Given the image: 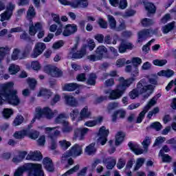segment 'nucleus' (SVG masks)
<instances>
[{"label": "nucleus", "mask_w": 176, "mask_h": 176, "mask_svg": "<svg viewBox=\"0 0 176 176\" xmlns=\"http://www.w3.org/2000/svg\"><path fill=\"white\" fill-rule=\"evenodd\" d=\"M91 116V112L89 111L87 106L84 107L80 112V117L78 120H83V119H90Z\"/></svg>", "instance_id": "412c9836"}, {"label": "nucleus", "mask_w": 176, "mask_h": 176, "mask_svg": "<svg viewBox=\"0 0 176 176\" xmlns=\"http://www.w3.org/2000/svg\"><path fill=\"white\" fill-rule=\"evenodd\" d=\"M108 135H109V129H107L105 126H101L98 133V137H99L98 138V142H99L100 145H105L108 141Z\"/></svg>", "instance_id": "0eeeda50"}, {"label": "nucleus", "mask_w": 176, "mask_h": 176, "mask_svg": "<svg viewBox=\"0 0 176 176\" xmlns=\"http://www.w3.org/2000/svg\"><path fill=\"white\" fill-rule=\"evenodd\" d=\"M43 164L49 173H53L54 171V164H53V160L48 157H45L43 160Z\"/></svg>", "instance_id": "dca6fc26"}, {"label": "nucleus", "mask_w": 176, "mask_h": 176, "mask_svg": "<svg viewBox=\"0 0 176 176\" xmlns=\"http://www.w3.org/2000/svg\"><path fill=\"white\" fill-rule=\"evenodd\" d=\"M82 46H86V50H87V47L90 52L94 50V47H96V43L94 42V40L90 39L87 44H84Z\"/></svg>", "instance_id": "ea45409f"}, {"label": "nucleus", "mask_w": 176, "mask_h": 176, "mask_svg": "<svg viewBox=\"0 0 176 176\" xmlns=\"http://www.w3.org/2000/svg\"><path fill=\"white\" fill-rule=\"evenodd\" d=\"M153 64L157 67H163L167 64V60L166 59H155L153 61Z\"/></svg>", "instance_id": "37998d69"}, {"label": "nucleus", "mask_w": 176, "mask_h": 176, "mask_svg": "<svg viewBox=\"0 0 176 176\" xmlns=\"http://www.w3.org/2000/svg\"><path fill=\"white\" fill-rule=\"evenodd\" d=\"M174 27H175V22L173 21L162 27V32L163 34H168L170 31L174 30Z\"/></svg>", "instance_id": "c756f323"}, {"label": "nucleus", "mask_w": 176, "mask_h": 176, "mask_svg": "<svg viewBox=\"0 0 176 176\" xmlns=\"http://www.w3.org/2000/svg\"><path fill=\"white\" fill-rule=\"evenodd\" d=\"M69 54L72 55L73 60L83 58V56L86 54V45H82L80 50H78V43H76L71 49Z\"/></svg>", "instance_id": "423d86ee"}, {"label": "nucleus", "mask_w": 176, "mask_h": 176, "mask_svg": "<svg viewBox=\"0 0 176 176\" xmlns=\"http://www.w3.org/2000/svg\"><path fill=\"white\" fill-rule=\"evenodd\" d=\"M65 119H67V115L62 113L55 118V122H56L58 124H67V122L65 121Z\"/></svg>", "instance_id": "cd10ccee"}, {"label": "nucleus", "mask_w": 176, "mask_h": 176, "mask_svg": "<svg viewBox=\"0 0 176 176\" xmlns=\"http://www.w3.org/2000/svg\"><path fill=\"white\" fill-rule=\"evenodd\" d=\"M22 123H24V117L20 114H18L13 121V124L14 126H17L22 124Z\"/></svg>", "instance_id": "e433bc0d"}, {"label": "nucleus", "mask_w": 176, "mask_h": 176, "mask_svg": "<svg viewBox=\"0 0 176 176\" xmlns=\"http://www.w3.org/2000/svg\"><path fill=\"white\" fill-rule=\"evenodd\" d=\"M82 153H83L82 147L79 146V144H76L72 146L69 151L62 155L61 162H65L68 157H78V156H80Z\"/></svg>", "instance_id": "20e7f679"}, {"label": "nucleus", "mask_w": 176, "mask_h": 176, "mask_svg": "<svg viewBox=\"0 0 176 176\" xmlns=\"http://www.w3.org/2000/svg\"><path fill=\"white\" fill-rule=\"evenodd\" d=\"M13 113H14L13 109L9 108H5L2 111V115L4 119H9Z\"/></svg>", "instance_id": "72a5a7b5"}, {"label": "nucleus", "mask_w": 176, "mask_h": 176, "mask_svg": "<svg viewBox=\"0 0 176 176\" xmlns=\"http://www.w3.org/2000/svg\"><path fill=\"white\" fill-rule=\"evenodd\" d=\"M174 71L171 69L161 70L157 73L158 76H165L166 78H171L174 75Z\"/></svg>", "instance_id": "2f4dec72"}, {"label": "nucleus", "mask_w": 176, "mask_h": 176, "mask_svg": "<svg viewBox=\"0 0 176 176\" xmlns=\"http://www.w3.org/2000/svg\"><path fill=\"white\" fill-rule=\"evenodd\" d=\"M125 65H126V58H119L116 61V66L118 67V68L124 67Z\"/></svg>", "instance_id": "052dcab7"}, {"label": "nucleus", "mask_w": 176, "mask_h": 176, "mask_svg": "<svg viewBox=\"0 0 176 176\" xmlns=\"http://www.w3.org/2000/svg\"><path fill=\"white\" fill-rule=\"evenodd\" d=\"M98 24L100 28H103L104 30H107V28H108V23L102 18H100L98 19Z\"/></svg>", "instance_id": "09e8293b"}, {"label": "nucleus", "mask_w": 176, "mask_h": 176, "mask_svg": "<svg viewBox=\"0 0 176 176\" xmlns=\"http://www.w3.org/2000/svg\"><path fill=\"white\" fill-rule=\"evenodd\" d=\"M19 54H20V50H19L18 48H15L12 54L11 59L13 61L19 60Z\"/></svg>", "instance_id": "3c124183"}, {"label": "nucleus", "mask_w": 176, "mask_h": 176, "mask_svg": "<svg viewBox=\"0 0 176 176\" xmlns=\"http://www.w3.org/2000/svg\"><path fill=\"white\" fill-rule=\"evenodd\" d=\"M5 101L10 105L17 106L20 104L17 91L13 89V82L4 84L0 89V105H3Z\"/></svg>", "instance_id": "f257e3e1"}, {"label": "nucleus", "mask_w": 176, "mask_h": 176, "mask_svg": "<svg viewBox=\"0 0 176 176\" xmlns=\"http://www.w3.org/2000/svg\"><path fill=\"white\" fill-rule=\"evenodd\" d=\"M20 39H23V41H28V42H32V39L31 38V36L25 32V31H23V33H22L20 35Z\"/></svg>", "instance_id": "6e6d98bb"}, {"label": "nucleus", "mask_w": 176, "mask_h": 176, "mask_svg": "<svg viewBox=\"0 0 176 176\" xmlns=\"http://www.w3.org/2000/svg\"><path fill=\"white\" fill-rule=\"evenodd\" d=\"M15 8H16V6L14 4H12V3H9L8 6L6 7V12L13 15V10H14Z\"/></svg>", "instance_id": "0e129e2a"}, {"label": "nucleus", "mask_w": 176, "mask_h": 176, "mask_svg": "<svg viewBox=\"0 0 176 176\" xmlns=\"http://www.w3.org/2000/svg\"><path fill=\"white\" fill-rule=\"evenodd\" d=\"M102 120H104V118L102 116H99L94 120L85 122V126H87V127H94V126H97V124H101Z\"/></svg>", "instance_id": "aec40b11"}, {"label": "nucleus", "mask_w": 176, "mask_h": 176, "mask_svg": "<svg viewBox=\"0 0 176 176\" xmlns=\"http://www.w3.org/2000/svg\"><path fill=\"white\" fill-rule=\"evenodd\" d=\"M95 146H96V143L95 142L91 143L89 145H88L86 147L85 152L88 155H93V153H94L95 152L97 151Z\"/></svg>", "instance_id": "473e14b6"}, {"label": "nucleus", "mask_w": 176, "mask_h": 176, "mask_svg": "<svg viewBox=\"0 0 176 176\" xmlns=\"http://www.w3.org/2000/svg\"><path fill=\"white\" fill-rule=\"evenodd\" d=\"M128 146L136 155H142V153H144V149L141 148L140 144L137 142H129Z\"/></svg>", "instance_id": "2eb2a0df"}, {"label": "nucleus", "mask_w": 176, "mask_h": 176, "mask_svg": "<svg viewBox=\"0 0 176 176\" xmlns=\"http://www.w3.org/2000/svg\"><path fill=\"white\" fill-rule=\"evenodd\" d=\"M94 39H96L98 43H104V34H96L94 36Z\"/></svg>", "instance_id": "680f3d73"}, {"label": "nucleus", "mask_w": 176, "mask_h": 176, "mask_svg": "<svg viewBox=\"0 0 176 176\" xmlns=\"http://www.w3.org/2000/svg\"><path fill=\"white\" fill-rule=\"evenodd\" d=\"M118 115L120 119H124V118H126V111L123 109L115 111L111 116V120L113 122V123H116Z\"/></svg>", "instance_id": "a211bd4d"}, {"label": "nucleus", "mask_w": 176, "mask_h": 176, "mask_svg": "<svg viewBox=\"0 0 176 176\" xmlns=\"http://www.w3.org/2000/svg\"><path fill=\"white\" fill-rule=\"evenodd\" d=\"M79 168H80V166L79 164H76L73 168H70L67 171H66L64 174L62 175V176H68L74 174V173H77V171H79Z\"/></svg>", "instance_id": "f704fd0d"}, {"label": "nucleus", "mask_w": 176, "mask_h": 176, "mask_svg": "<svg viewBox=\"0 0 176 176\" xmlns=\"http://www.w3.org/2000/svg\"><path fill=\"white\" fill-rule=\"evenodd\" d=\"M45 131L48 133V137L50 140H57V137L60 135V131L56 129V127H46Z\"/></svg>", "instance_id": "f3484780"}, {"label": "nucleus", "mask_w": 176, "mask_h": 176, "mask_svg": "<svg viewBox=\"0 0 176 176\" xmlns=\"http://www.w3.org/2000/svg\"><path fill=\"white\" fill-rule=\"evenodd\" d=\"M31 67L34 71H39L41 69V64L38 61L32 62Z\"/></svg>", "instance_id": "69168bd1"}, {"label": "nucleus", "mask_w": 176, "mask_h": 176, "mask_svg": "<svg viewBox=\"0 0 176 176\" xmlns=\"http://www.w3.org/2000/svg\"><path fill=\"white\" fill-rule=\"evenodd\" d=\"M162 124L159 122H155L151 124L149 126L146 127V130H149V129H153L156 130V131H160L162 130Z\"/></svg>", "instance_id": "c9c22d12"}, {"label": "nucleus", "mask_w": 176, "mask_h": 176, "mask_svg": "<svg viewBox=\"0 0 176 176\" xmlns=\"http://www.w3.org/2000/svg\"><path fill=\"white\" fill-rule=\"evenodd\" d=\"M78 8H82V9H85L89 6V1L87 0H78Z\"/></svg>", "instance_id": "bf43d9fd"}, {"label": "nucleus", "mask_w": 176, "mask_h": 176, "mask_svg": "<svg viewBox=\"0 0 176 176\" xmlns=\"http://www.w3.org/2000/svg\"><path fill=\"white\" fill-rule=\"evenodd\" d=\"M63 89L64 91H75V90L79 89V85L76 82L66 83Z\"/></svg>", "instance_id": "5701e85b"}, {"label": "nucleus", "mask_w": 176, "mask_h": 176, "mask_svg": "<svg viewBox=\"0 0 176 176\" xmlns=\"http://www.w3.org/2000/svg\"><path fill=\"white\" fill-rule=\"evenodd\" d=\"M127 6H128L127 0H120L118 1V6L122 10H124V9H126V8H127Z\"/></svg>", "instance_id": "864d4df0"}, {"label": "nucleus", "mask_w": 176, "mask_h": 176, "mask_svg": "<svg viewBox=\"0 0 176 176\" xmlns=\"http://www.w3.org/2000/svg\"><path fill=\"white\" fill-rule=\"evenodd\" d=\"M145 162V160L144 158H138L136 161V164L134 167V170L137 171L138 170H140L141 167H142V164H144Z\"/></svg>", "instance_id": "a18cd8bd"}, {"label": "nucleus", "mask_w": 176, "mask_h": 176, "mask_svg": "<svg viewBox=\"0 0 176 176\" xmlns=\"http://www.w3.org/2000/svg\"><path fill=\"white\" fill-rule=\"evenodd\" d=\"M121 42L118 46V52L121 54H123V53H126L127 50H133V44L131 43L127 42L125 39H120Z\"/></svg>", "instance_id": "9b49d317"}, {"label": "nucleus", "mask_w": 176, "mask_h": 176, "mask_svg": "<svg viewBox=\"0 0 176 176\" xmlns=\"http://www.w3.org/2000/svg\"><path fill=\"white\" fill-rule=\"evenodd\" d=\"M37 96L38 97H43L49 100L53 96V92L50 89L43 88L40 89Z\"/></svg>", "instance_id": "4be33fe9"}, {"label": "nucleus", "mask_w": 176, "mask_h": 176, "mask_svg": "<svg viewBox=\"0 0 176 176\" xmlns=\"http://www.w3.org/2000/svg\"><path fill=\"white\" fill-rule=\"evenodd\" d=\"M35 119L40 120L42 118H46L47 119H52L54 116V113L52 111L49 107H45L44 108L36 107L35 109Z\"/></svg>", "instance_id": "39448f33"}, {"label": "nucleus", "mask_w": 176, "mask_h": 176, "mask_svg": "<svg viewBox=\"0 0 176 176\" xmlns=\"http://www.w3.org/2000/svg\"><path fill=\"white\" fill-rule=\"evenodd\" d=\"M120 79L122 80V82L117 85L116 89H112L111 91L106 90L104 91L105 94H109V100H119V98L124 94L126 90H127V87H130L134 82V80H135V78L134 77H131L126 80H124V78L121 77Z\"/></svg>", "instance_id": "f03ea898"}, {"label": "nucleus", "mask_w": 176, "mask_h": 176, "mask_svg": "<svg viewBox=\"0 0 176 176\" xmlns=\"http://www.w3.org/2000/svg\"><path fill=\"white\" fill-rule=\"evenodd\" d=\"M36 14V12H35V8H34V6H30L27 12V16L29 19H32V17H35Z\"/></svg>", "instance_id": "49530a36"}, {"label": "nucleus", "mask_w": 176, "mask_h": 176, "mask_svg": "<svg viewBox=\"0 0 176 176\" xmlns=\"http://www.w3.org/2000/svg\"><path fill=\"white\" fill-rule=\"evenodd\" d=\"M136 89L138 91L140 94H144V93H146L148 90H150V91H151V93H152L153 90H155V86L152 85H147L146 81L142 79L137 84Z\"/></svg>", "instance_id": "6e6552de"}, {"label": "nucleus", "mask_w": 176, "mask_h": 176, "mask_svg": "<svg viewBox=\"0 0 176 176\" xmlns=\"http://www.w3.org/2000/svg\"><path fill=\"white\" fill-rule=\"evenodd\" d=\"M78 115H79V110H78V109L73 110L70 113V118H72V122H74V120H76V118H78Z\"/></svg>", "instance_id": "13d9d810"}, {"label": "nucleus", "mask_w": 176, "mask_h": 176, "mask_svg": "<svg viewBox=\"0 0 176 176\" xmlns=\"http://www.w3.org/2000/svg\"><path fill=\"white\" fill-rule=\"evenodd\" d=\"M141 24L142 27H151V25H153V21L151 19L144 18L141 20Z\"/></svg>", "instance_id": "58836bf2"}, {"label": "nucleus", "mask_w": 176, "mask_h": 176, "mask_svg": "<svg viewBox=\"0 0 176 176\" xmlns=\"http://www.w3.org/2000/svg\"><path fill=\"white\" fill-rule=\"evenodd\" d=\"M109 160H111V158L108 157L104 159L102 162L104 164L106 165V168H107V170H112V168H113V167L116 166V160L113 158L111 161Z\"/></svg>", "instance_id": "393cba45"}, {"label": "nucleus", "mask_w": 176, "mask_h": 176, "mask_svg": "<svg viewBox=\"0 0 176 176\" xmlns=\"http://www.w3.org/2000/svg\"><path fill=\"white\" fill-rule=\"evenodd\" d=\"M8 72L10 75H16L20 72V66L14 64H11L8 67Z\"/></svg>", "instance_id": "7c9ffc66"}, {"label": "nucleus", "mask_w": 176, "mask_h": 176, "mask_svg": "<svg viewBox=\"0 0 176 176\" xmlns=\"http://www.w3.org/2000/svg\"><path fill=\"white\" fill-rule=\"evenodd\" d=\"M42 29V24L39 22H37L34 24H32L29 26V34L30 36H35L36 32H38V30Z\"/></svg>", "instance_id": "6ab92c4d"}, {"label": "nucleus", "mask_w": 176, "mask_h": 176, "mask_svg": "<svg viewBox=\"0 0 176 176\" xmlns=\"http://www.w3.org/2000/svg\"><path fill=\"white\" fill-rule=\"evenodd\" d=\"M28 135H29V137L32 138V140H36V138L39 137V132H38L37 131H35L34 132H29L28 131Z\"/></svg>", "instance_id": "338daca9"}, {"label": "nucleus", "mask_w": 176, "mask_h": 176, "mask_svg": "<svg viewBox=\"0 0 176 176\" xmlns=\"http://www.w3.org/2000/svg\"><path fill=\"white\" fill-rule=\"evenodd\" d=\"M33 173L34 176H45V172L40 164H26L19 166L14 172V176H21L24 173Z\"/></svg>", "instance_id": "7ed1b4c3"}, {"label": "nucleus", "mask_w": 176, "mask_h": 176, "mask_svg": "<svg viewBox=\"0 0 176 176\" xmlns=\"http://www.w3.org/2000/svg\"><path fill=\"white\" fill-rule=\"evenodd\" d=\"M140 3L144 5L145 10L149 14L156 13V6L153 3L148 2V0H140Z\"/></svg>", "instance_id": "4468645a"}, {"label": "nucleus", "mask_w": 176, "mask_h": 176, "mask_svg": "<svg viewBox=\"0 0 176 176\" xmlns=\"http://www.w3.org/2000/svg\"><path fill=\"white\" fill-rule=\"evenodd\" d=\"M12 16H13L12 14L6 11L5 12H3L1 14V21L2 23H3V21H5V20H10V17H12Z\"/></svg>", "instance_id": "8fccbe9b"}, {"label": "nucleus", "mask_w": 176, "mask_h": 176, "mask_svg": "<svg viewBox=\"0 0 176 176\" xmlns=\"http://www.w3.org/2000/svg\"><path fill=\"white\" fill-rule=\"evenodd\" d=\"M42 159H43V155H42V153L39 151L30 152L26 156V160H32L33 162H41Z\"/></svg>", "instance_id": "ddd939ff"}, {"label": "nucleus", "mask_w": 176, "mask_h": 176, "mask_svg": "<svg viewBox=\"0 0 176 176\" xmlns=\"http://www.w3.org/2000/svg\"><path fill=\"white\" fill-rule=\"evenodd\" d=\"M66 27L72 32V34H75L78 31V26L75 24H67Z\"/></svg>", "instance_id": "e2e57ef3"}, {"label": "nucleus", "mask_w": 176, "mask_h": 176, "mask_svg": "<svg viewBox=\"0 0 176 176\" xmlns=\"http://www.w3.org/2000/svg\"><path fill=\"white\" fill-rule=\"evenodd\" d=\"M97 82V75L94 73L89 74V76L86 80V84L88 86H96V83Z\"/></svg>", "instance_id": "a878e982"}, {"label": "nucleus", "mask_w": 176, "mask_h": 176, "mask_svg": "<svg viewBox=\"0 0 176 176\" xmlns=\"http://www.w3.org/2000/svg\"><path fill=\"white\" fill-rule=\"evenodd\" d=\"M65 101L67 105H69V107H78V100L72 96H65Z\"/></svg>", "instance_id": "b1692460"}, {"label": "nucleus", "mask_w": 176, "mask_h": 176, "mask_svg": "<svg viewBox=\"0 0 176 176\" xmlns=\"http://www.w3.org/2000/svg\"><path fill=\"white\" fill-rule=\"evenodd\" d=\"M65 45V42L63 40L57 41L56 42L54 43L52 45V49L54 50H57L58 49H60V47H63Z\"/></svg>", "instance_id": "79ce46f5"}, {"label": "nucleus", "mask_w": 176, "mask_h": 176, "mask_svg": "<svg viewBox=\"0 0 176 176\" xmlns=\"http://www.w3.org/2000/svg\"><path fill=\"white\" fill-rule=\"evenodd\" d=\"M131 63L134 67H138V65H140V64L142 63V59L139 57H135L132 58Z\"/></svg>", "instance_id": "4d7b16f0"}, {"label": "nucleus", "mask_w": 176, "mask_h": 176, "mask_svg": "<svg viewBox=\"0 0 176 176\" xmlns=\"http://www.w3.org/2000/svg\"><path fill=\"white\" fill-rule=\"evenodd\" d=\"M26 135H28V130L23 129L21 131H15L13 137H14L16 140H23Z\"/></svg>", "instance_id": "bb28decb"}, {"label": "nucleus", "mask_w": 176, "mask_h": 176, "mask_svg": "<svg viewBox=\"0 0 176 176\" xmlns=\"http://www.w3.org/2000/svg\"><path fill=\"white\" fill-rule=\"evenodd\" d=\"M95 53L96 56H98V58L100 60H102V58H109V54H108V49H107L106 46H98L96 48Z\"/></svg>", "instance_id": "f8f14e48"}, {"label": "nucleus", "mask_w": 176, "mask_h": 176, "mask_svg": "<svg viewBox=\"0 0 176 176\" xmlns=\"http://www.w3.org/2000/svg\"><path fill=\"white\" fill-rule=\"evenodd\" d=\"M142 144L144 149H148L149 145H151V138H149V136H146Z\"/></svg>", "instance_id": "603ef678"}, {"label": "nucleus", "mask_w": 176, "mask_h": 176, "mask_svg": "<svg viewBox=\"0 0 176 176\" xmlns=\"http://www.w3.org/2000/svg\"><path fill=\"white\" fill-rule=\"evenodd\" d=\"M109 24L111 30H116V20L112 15H108Z\"/></svg>", "instance_id": "4c0bfd02"}, {"label": "nucleus", "mask_w": 176, "mask_h": 176, "mask_svg": "<svg viewBox=\"0 0 176 176\" xmlns=\"http://www.w3.org/2000/svg\"><path fill=\"white\" fill-rule=\"evenodd\" d=\"M76 80L78 82H86V74L85 73H81L80 74H78L76 76Z\"/></svg>", "instance_id": "774afa93"}, {"label": "nucleus", "mask_w": 176, "mask_h": 176, "mask_svg": "<svg viewBox=\"0 0 176 176\" xmlns=\"http://www.w3.org/2000/svg\"><path fill=\"white\" fill-rule=\"evenodd\" d=\"M31 50H32V47L29 44H27L25 47L23 52H22V58H27L28 56V54H30V52H31Z\"/></svg>", "instance_id": "a19ab883"}, {"label": "nucleus", "mask_w": 176, "mask_h": 176, "mask_svg": "<svg viewBox=\"0 0 176 176\" xmlns=\"http://www.w3.org/2000/svg\"><path fill=\"white\" fill-rule=\"evenodd\" d=\"M46 50V44L45 43L38 42L35 44L33 49V52L31 54L32 58H36L38 56H41Z\"/></svg>", "instance_id": "9d476101"}, {"label": "nucleus", "mask_w": 176, "mask_h": 176, "mask_svg": "<svg viewBox=\"0 0 176 176\" xmlns=\"http://www.w3.org/2000/svg\"><path fill=\"white\" fill-rule=\"evenodd\" d=\"M166 141V138L164 137H158L155 139L153 146H159V145H162L163 142Z\"/></svg>", "instance_id": "5fc2aeb1"}, {"label": "nucleus", "mask_w": 176, "mask_h": 176, "mask_svg": "<svg viewBox=\"0 0 176 176\" xmlns=\"http://www.w3.org/2000/svg\"><path fill=\"white\" fill-rule=\"evenodd\" d=\"M44 71L52 78H61L63 76V72L57 67H52L50 65L44 67Z\"/></svg>", "instance_id": "1a4fd4ad"}, {"label": "nucleus", "mask_w": 176, "mask_h": 176, "mask_svg": "<svg viewBox=\"0 0 176 176\" xmlns=\"http://www.w3.org/2000/svg\"><path fill=\"white\" fill-rule=\"evenodd\" d=\"M28 83L31 90H35L38 82L34 78H28Z\"/></svg>", "instance_id": "c03bdc74"}, {"label": "nucleus", "mask_w": 176, "mask_h": 176, "mask_svg": "<svg viewBox=\"0 0 176 176\" xmlns=\"http://www.w3.org/2000/svg\"><path fill=\"white\" fill-rule=\"evenodd\" d=\"M140 92L138 91V89H133L132 91H131L129 92V97L131 98V100H135V98H137V97H139L140 96Z\"/></svg>", "instance_id": "de8ad7c7"}, {"label": "nucleus", "mask_w": 176, "mask_h": 176, "mask_svg": "<svg viewBox=\"0 0 176 176\" xmlns=\"http://www.w3.org/2000/svg\"><path fill=\"white\" fill-rule=\"evenodd\" d=\"M124 137H126V134L123 133L122 131H118L117 133L116 137V146H118V145H120L124 140Z\"/></svg>", "instance_id": "c85d7f7f"}]
</instances>
